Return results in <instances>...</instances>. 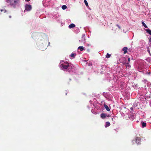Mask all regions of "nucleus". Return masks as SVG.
<instances>
[{
	"label": "nucleus",
	"mask_w": 151,
	"mask_h": 151,
	"mask_svg": "<svg viewBox=\"0 0 151 151\" xmlns=\"http://www.w3.org/2000/svg\"><path fill=\"white\" fill-rule=\"evenodd\" d=\"M79 42L81 43H85L86 42L85 35H83L82 36V37L81 39L79 40Z\"/></svg>",
	"instance_id": "1"
},
{
	"label": "nucleus",
	"mask_w": 151,
	"mask_h": 151,
	"mask_svg": "<svg viewBox=\"0 0 151 151\" xmlns=\"http://www.w3.org/2000/svg\"><path fill=\"white\" fill-rule=\"evenodd\" d=\"M25 10L27 11H30L32 9V6L30 5L26 4L25 6Z\"/></svg>",
	"instance_id": "2"
},
{
	"label": "nucleus",
	"mask_w": 151,
	"mask_h": 151,
	"mask_svg": "<svg viewBox=\"0 0 151 151\" xmlns=\"http://www.w3.org/2000/svg\"><path fill=\"white\" fill-rule=\"evenodd\" d=\"M68 65L65 64H62L61 66L63 68L65 69H67L69 66V65L68 63H67Z\"/></svg>",
	"instance_id": "3"
},
{
	"label": "nucleus",
	"mask_w": 151,
	"mask_h": 151,
	"mask_svg": "<svg viewBox=\"0 0 151 151\" xmlns=\"http://www.w3.org/2000/svg\"><path fill=\"white\" fill-rule=\"evenodd\" d=\"M136 142L137 144H140L141 142V138L140 137H137L136 139Z\"/></svg>",
	"instance_id": "4"
},
{
	"label": "nucleus",
	"mask_w": 151,
	"mask_h": 151,
	"mask_svg": "<svg viewBox=\"0 0 151 151\" xmlns=\"http://www.w3.org/2000/svg\"><path fill=\"white\" fill-rule=\"evenodd\" d=\"M128 49L127 47H124L122 49V50L124 51V53L126 54L127 52V50Z\"/></svg>",
	"instance_id": "5"
},
{
	"label": "nucleus",
	"mask_w": 151,
	"mask_h": 151,
	"mask_svg": "<svg viewBox=\"0 0 151 151\" xmlns=\"http://www.w3.org/2000/svg\"><path fill=\"white\" fill-rule=\"evenodd\" d=\"M75 27V25L74 24H71L69 25L68 27L69 28L71 29Z\"/></svg>",
	"instance_id": "6"
},
{
	"label": "nucleus",
	"mask_w": 151,
	"mask_h": 151,
	"mask_svg": "<svg viewBox=\"0 0 151 151\" xmlns=\"http://www.w3.org/2000/svg\"><path fill=\"white\" fill-rule=\"evenodd\" d=\"M106 116V114L104 113H102L101 114V117L103 119H104Z\"/></svg>",
	"instance_id": "7"
},
{
	"label": "nucleus",
	"mask_w": 151,
	"mask_h": 151,
	"mask_svg": "<svg viewBox=\"0 0 151 151\" xmlns=\"http://www.w3.org/2000/svg\"><path fill=\"white\" fill-rule=\"evenodd\" d=\"M104 107L107 111H110V109L107 105L104 104Z\"/></svg>",
	"instance_id": "8"
},
{
	"label": "nucleus",
	"mask_w": 151,
	"mask_h": 151,
	"mask_svg": "<svg viewBox=\"0 0 151 151\" xmlns=\"http://www.w3.org/2000/svg\"><path fill=\"white\" fill-rule=\"evenodd\" d=\"M110 125V122H106V123L105 125V127H108Z\"/></svg>",
	"instance_id": "9"
},
{
	"label": "nucleus",
	"mask_w": 151,
	"mask_h": 151,
	"mask_svg": "<svg viewBox=\"0 0 151 151\" xmlns=\"http://www.w3.org/2000/svg\"><path fill=\"white\" fill-rule=\"evenodd\" d=\"M84 48L83 46H79L78 47V49L80 50L81 51H82L84 50Z\"/></svg>",
	"instance_id": "10"
},
{
	"label": "nucleus",
	"mask_w": 151,
	"mask_h": 151,
	"mask_svg": "<svg viewBox=\"0 0 151 151\" xmlns=\"http://www.w3.org/2000/svg\"><path fill=\"white\" fill-rule=\"evenodd\" d=\"M141 124L142 125V127L144 128L146 126V123L144 122H141Z\"/></svg>",
	"instance_id": "11"
},
{
	"label": "nucleus",
	"mask_w": 151,
	"mask_h": 151,
	"mask_svg": "<svg viewBox=\"0 0 151 151\" xmlns=\"http://www.w3.org/2000/svg\"><path fill=\"white\" fill-rule=\"evenodd\" d=\"M146 30L147 33L151 35V30L150 29H146Z\"/></svg>",
	"instance_id": "12"
},
{
	"label": "nucleus",
	"mask_w": 151,
	"mask_h": 151,
	"mask_svg": "<svg viewBox=\"0 0 151 151\" xmlns=\"http://www.w3.org/2000/svg\"><path fill=\"white\" fill-rule=\"evenodd\" d=\"M142 24L145 28H148L147 26L146 25V24L143 22H142Z\"/></svg>",
	"instance_id": "13"
},
{
	"label": "nucleus",
	"mask_w": 151,
	"mask_h": 151,
	"mask_svg": "<svg viewBox=\"0 0 151 151\" xmlns=\"http://www.w3.org/2000/svg\"><path fill=\"white\" fill-rule=\"evenodd\" d=\"M123 63L124 64H125V65L127 67H130V65L128 63H126L125 62H124V63Z\"/></svg>",
	"instance_id": "14"
},
{
	"label": "nucleus",
	"mask_w": 151,
	"mask_h": 151,
	"mask_svg": "<svg viewBox=\"0 0 151 151\" xmlns=\"http://www.w3.org/2000/svg\"><path fill=\"white\" fill-rule=\"evenodd\" d=\"M76 55V54H74L72 53L70 55V56L72 57H73V58H74L75 56Z\"/></svg>",
	"instance_id": "15"
},
{
	"label": "nucleus",
	"mask_w": 151,
	"mask_h": 151,
	"mask_svg": "<svg viewBox=\"0 0 151 151\" xmlns=\"http://www.w3.org/2000/svg\"><path fill=\"white\" fill-rule=\"evenodd\" d=\"M62 8L63 10L67 8V6L65 5H63L62 6Z\"/></svg>",
	"instance_id": "16"
},
{
	"label": "nucleus",
	"mask_w": 151,
	"mask_h": 151,
	"mask_svg": "<svg viewBox=\"0 0 151 151\" xmlns=\"http://www.w3.org/2000/svg\"><path fill=\"white\" fill-rule=\"evenodd\" d=\"M110 56H111V55L109 54V53H107V54L106 55V58H109L110 57Z\"/></svg>",
	"instance_id": "17"
},
{
	"label": "nucleus",
	"mask_w": 151,
	"mask_h": 151,
	"mask_svg": "<svg viewBox=\"0 0 151 151\" xmlns=\"http://www.w3.org/2000/svg\"><path fill=\"white\" fill-rule=\"evenodd\" d=\"M84 2L85 5H86V6H88V2L86 0H84Z\"/></svg>",
	"instance_id": "18"
},
{
	"label": "nucleus",
	"mask_w": 151,
	"mask_h": 151,
	"mask_svg": "<svg viewBox=\"0 0 151 151\" xmlns=\"http://www.w3.org/2000/svg\"><path fill=\"white\" fill-rule=\"evenodd\" d=\"M13 1L14 2L15 4H16L17 3V0H13Z\"/></svg>",
	"instance_id": "19"
},
{
	"label": "nucleus",
	"mask_w": 151,
	"mask_h": 151,
	"mask_svg": "<svg viewBox=\"0 0 151 151\" xmlns=\"http://www.w3.org/2000/svg\"><path fill=\"white\" fill-rule=\"evenodd\" d=\"M116 26L119 29H121V27L118 24H116Z\"/></svg>",
	"instance_id": "20"
},
{
	"label": "nucleus",
	"mask_w": 151,
	"mask_h": 151,
	"mask_svg": "<svg viewBox=\"0 0 151 151\" xmlns=\"http://www.w3.org/2000/svg\"><path fill=\"white\" fill-rule=\"evenodd\" d=\"M149 41L150 42H151V37L149 39Z\"/></svg>",
	"instance_id": "21"
},
{
	"label": "nucleus",
	"mask_w": 151,
	"mask_h": 151,
	"mask_svg": "<svg viewBox=\"0 0 151 151\" xmlns=\"http://www.w3.org/2000/svg\"><path fill=\"white\" fill-rule=\"evenodd\" d=\"M147 51L150 54V52L149 49L147 50Z\"/></svg>",
	"instance_id": "22"
},
{
	"label": "nucleus",
	"mask_w": 151,
	"mask_h": 151,
	"mask_svg": "<svg viewBox=\"0 0 151 151\" xmlns=\"http://www.w3.org/2000/svg\"><path fill=\"white\" fill-rule=\"evenodd\" d=\"M128 62H130V58H128Z\"/></svg>",
	"instance_id": "23"
},
{
	"label": "nucleus",
	"mask_w": 151,
	"mask_h": 151,
	"mask_svg": "<svg viewBox=\"0 0 151 151\" xmlns=\"http://www.w3.org/2000/svg\"><path fill=\"white\" fill-rule=\"evenodd\" d=\"M9 17L10 18H12V16H9Z\"/></svg>",
	"instance_id": "24"
},
{
	"label": "nucleus",
	"mask_w": 151,
	"mask_h": 151,
	"mask_svg": "<svg viewBox=\"0 0 151 151\" xmlns=\"http://www.w3.org/2000/svg\"><path fill=\"white\" fill-rule=\"evenodd\" d=\"M0 11H1V12H2L3 11V9H1V10L0 9Z\"/></svg>",
	"instance_id": "25"
},
{
	"label": "nucleus",
	"mask_w": 151,
	"mask_h": 151,
	"mask_svg": "<svg viewBox=\"0 0 151 151\" xmlns=\"http://www.w3.org/2000/svg\"><path fill=\"white\" fill-rule=\"evenodd\" d=\"M25 0L27 1H30V0Z\"/></svg>",
	"instance_id": "26"
},
{
	"label": "nucleus",
	"mask_w": 151,
	"mask_h": 151,
	"mask_svg": "<svg viewBox=\"0 0 151 151\" xmlns=\"http://www.w3.org/2000/svg\"><path fill=\"white\" fill-rule=\"evenodd\" d=\"M4 12H6V11L5 9L4 10Z\"/></svg>",
	"instance_id": "27"
},
{
	"label": "nucleus",
	"mask_w": 151,
	"mask_h": 151,
	"mask_svg": "<svg viewBox=\"0 0 151 151\" xmlns=\"http://www.w3.org/2000/svg\"><path fill=\"white\" fill-rule=\"evenodd\" d=\"M68 63V62H66L65 63V64H67V65H68V63Z\"/></svg>",
	"instance_id": "28"
},
{
	"label": "nucleus",
	"mask_w": 151,
	"mask_h": 151,
	"mask_svg": "<svg viewBox=\"0 0 151 151\" xmlns=\"http://www.w3.org/2000/svg\"><path fill=\"white\" fill-rule=\"evenodd\" d=\"M112 121H113L114 119H113V118H112Z\"/></svg>",
	"instance_id": "29"
}]
</instances>
